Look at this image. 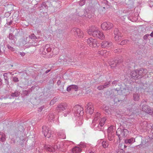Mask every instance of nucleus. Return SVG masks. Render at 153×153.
Returning <instances> with one entry per match:
<instances>
[{"label": "nucleus", "instance_id": "1", "mask_svg": "<svg viewBox=\"0 0 153 153\" xmlns=\"http://www.w3.org/2000/svg\"><path fill=\"white\" fill-rule=\"evenodd\" d=\"M118 86L119 87L112 89L111 91L115 94L121 93L126 96L127 94H129V91H131L132 89L131 88L128 87L125 85L124 83L120 85H118Z\"/></svg>", "mask_w": 153, "mask_h": 153}, {"label": "nucleus", "instance_id": "2", "mask_svg": "<svg viewBox=\"0 0 153 153\" xmlns=\"http://www.w3.org/2000/svg\"><path fill=\"white\" fill-rule=\"evenodd\" d=\"M87 32L90 35L94 37L103 39L105 38V36L102 32H101L98 28L95 26H92L87 30Z\"/></svg>", "mask_w": 153, "mask_h": 153}, {"label": "nucleus", "instance_id": "3", "mask_svg": "<svg viewBox=\"0 0 153 153\" xmlns=\"http://www.w3.org/2000/svg\"><path fill=\"white\" fill-rule=\"evenodd\" d=\"M106 120V119L105 117H103L100 120L95 122L94 125L92 123L91 127L95 130L102 131L104 129L103 126Z\"/></svg>", "mask_w": 153, "mask_h": 153}, {"label": "nucleus", "instance_id": "4", "mask_svg": "<svg viewBox=\"0 0 153 153\" xmlns=\"http://www.w3.org/2000/svg\"><path fill=\"white\" fill-rule=\"evenodd\" d=\"M73 111L74 115L77 117L82 116L84 113L83 107L78 105H76L74 107Z\"/></svg>", "mask_w": 153, "mask_h": 153}, {"label": "nucleus", "instance_id": "5", "mask_svg": "<svg viewBox=\"0 0 153 153\" xmlns=\"http://www.w3.org/2000/svg\"><path fill=\"white\" fill-rule=\"evenodd\" d=\"M128 133V131L127 129H122L121 128H119L117 130L116 134L118 136L120 140L122 139L123 137H126Z\"/></svg>", "mask_w": 153, "mask_h": 153}, {"label": "nucleus", "instance_id": "6", "mask_svg": "<svg viewBox=\"0 0 153 153\" xmlns=\"http://www.w3.org/2000/svg\"><path fill=\"white\" fill-rule=\"evenodd\" d=\"M39 148L40 150H39V152L40 153H42V151L43 149H45L46 150L49 152H53L55 149V147H53L49 145H41L39 147Z\"/></svg>", "mask_w": 153, "mask_h": 153}, {"label": "nucleus", "instance_id": "7", "mask_svg": "<svg viewBox=\"0 0 153 153\" xmlns=\"http://www.w3.org/2000/svg\"><path fill=\"white\" fill-rule=\"evenodd\" d=\"M71 31L75 36L79 38H82L84 36L83 33L79 28H74L72 29Z\"/></svg>", "mask_w": 153, "mask_h": 153}, {"label": "nucleus", "instance_id": "8", "mask_svg": "<svg viewBox=\"0 0 153 153\" xmlns=\"http://www.w3.org/2000/svg\"><path fill=\"white\" fill-rule=\"evenodd\" d=\"M61 2L57 0H48L47 1V4L49 6H53L55 8L60 7Z\"/></svg>", "mask_w": 153, "mask_h": 153}, {"label": "nucleus", "instance_id": "9", "mask_svg": "<svg viewBox=\"0 0 153 153\" xmlns=\"http://www.w3.org/2000/svg\"><path fill=\"white\" fill-rule=\"evenodd\" d=\"M87 43L92 47H96L99 46V44L97 43V40L90 38L87 40Z\"/></svg>", "mask_w": 153, "mask_h": 153}, {"label": "nucleus", "instance_id": "10", "mask_svg": "<svg viewBox=\"0 0 153 153\" xmlns=\"http://www.w3.org/2000/svg\"><path fill=\"white\" fill-rule=\"evenodd\" d=\"M42 128V132L45 136L48 138L50 137L52 134L49 128L46 126H43Z\"/></svg>", "mask_w": 153, "mask_h": 153}, {"label": "nucleus", "instance_id": "11", "mask_svg": "<svg viewBox=\"0 0 153 153\" xmlns=\"http://www.w3.org/2000/svg\"><path fill=\"white\" fill-rule=\"evenodd\" d=\"M53 48H51V45L49 44H47L45 46H43L40 49L41 53L43 54H46L47 51V52L52 51Z\"/></svg>", "mask_w": 153, "mask_h": 153}, {"label": "nucleus", "instance_id": "12", "mask_svg": "<svg viewBox=\"0 0 153 153\" xmlns=\"http://www.w3.org/2000/svg\"><path fill=\"white\" fill-rule=\"evenodd\" d=\"M102 29L104 30H108L113 27V24L109 22H104L101 25Z\"/></svg>", "mask_w": 153, "mask_h": 153}, {"label": "nucleus", "instance_id": "13", "mask_svg": "<svg viewBox=\"0 0 153 153\" xmlns=\"http://www.w3.org/2000/svg\"><path fill=\"white\" fill-rule=\"evenodd\" d=\"M142 109L143 111L151 115L153 114V109L151 108L147 105H143L142 106Z\"/></svg>", "mask_w": 153, "mask_h": 153}, {"label": "nucleus", "instance_id": "14", "mask_svg": "<svg viewBox=\"0 0 153 153\" xmlns=\"http://www.w3.org/2000/svg\"><path fill=\"white\" fill-rule=\"evenodd\" d=\"M67 108L66 104H62L59 105L56 108V110L59 112H61L65 110Z\"/></svg>", "mask_w": 153, "mask_h": 153}, {"label": "nucleus", "instance_id": "15", "mask_svg": "<svg viewBox=\"0 0 153 153\" xmlns=\"http://www.w3.org/2000/svg\"><path fill=\"white\" fill-rule=\"evenodd\" d=\"M112 45V43L111 42L104 41L101 43V46L102 48H107L111 47Z\"/></svg>", "mask_w": 153, "mask_h": 153}, {"label": "nucleus", "instance_id": "16", "mask_svg": "<svg viewBox=\"0 0 153 153\" xmlns=\"http://www.w3.org/2000/svg\"><path fill=\"white\" fill-rule=\"evenodd\" d=\"M121 62V59L116 60L115 61L114 60L111 59L109 62V64L111 67L112 68L117 66L118 64Z\"/></svg>", "mask_w": 153, "mask_h": 153}, {"label": "nucleus", "instance_id": "17", "mask_svg": "<svg viewBox=\"0 0 153 153\" xmlns=\"http://www.w3.org/2000/svg\"><path fill=\"white\" fill-rule=\"evenodd\" d=\"M110 92L111 93L110 94V96L111 98L114 99V104L115 103H117V102H121L119 99L117 95L116 96L115 94H114L113 92L111 91V90L110 91Z\"/></svg>", "mask_w": 153, "mask_h": 153}, {"label": "nucleus", "instance_id": "18", "mask_svg": "<svg viewBox=\"0 0 153 153\" xmlns=\"http://www.w3.org/2000/svg\"><path fill=\"white\" fill-rule=\"evenodd\" d=\"M114 33L115 36L114 39L116 41L120 39L121 36V33L119 32L117 28H115Z\"/></svg>", "mask_w": 153, "mask_h": 153}, {"label": "nucleus", "instance_id": "19", "mask_svg": "<svg viewBox=\"0 0 153 153\" xmlns=\"http://www.w3.org/2000/svg\"><path fill=\"white\" fill-rule=\"evenodd\" d=\"M94 118L92 121V124L93 125L95 124V122L98 121V120H100V114L98 112H95L94 114Z\"/></svg>", "mask_w": 153, "mask_h": 153}, {"label": "nucleus", "instance_id": "20", "mask_svg": "<svg viewBox=\"0 0 153 153\" xmlns=\"http://www.w3.org/2000/svg\"><path fill=\"white\" fill-rule=\"evenodd\" d=\"M130 76L131 78L134 79L140 78L139 76L137 75L136 70L132 71L130 73Z\"/></svg>", "mask_w": 153, "mask_h": 153}, {"label": "nucleus", "instance_id": "21", "mask_svg": "<svg viewBox=\"0 0 153 153\" xmlns=\"http://www.w3.org/2000/svg\"><path fill=\"white\" fill-rule=\"evenodd\" d=\"M92 106L90 105V103H88L86 106L87 107V112L88 113L90 114H92L93 112L94 109L92 107Z\"/></svg>", "mask_w": 153, "mask_h": 153}, {"label": "nucleus", "instance_id": "22", "mask_svg": "<svg viewBox=\"0 0 153 153\" xmlns=\"http://www.w3.org/2000/svg\"><path fill=\"white\" fill-rule=\"evenodd\" d=\"M81 149L79 147L76 146L72 149L73 153H79L81 151Z\"/></svg>", "mask_w": 153, "mask_h": 153}, {"label": "nucleus", "instance_id": "23", "mask_svg": "<svg viewBox=\"0 0 153 153\" xmlns=\"http://www.w3.org/2000/svg\"><path fill=\"white\" fill-rule=\"evenodd\" d=\"M6 136L2 132H0V141L2 142H4L6 140Z\"/></svg>", "mask_w": 153, "mask_h": 153}, {"label": "nucleus", "instance_id": "24", "mask_svg": "<svg viewBox=\"0 0 153 153\" xmlns=\"http://www.w3.org/2000/svg\"><path fill=\"white\" fill-rule=\"evenodd\" d=\"M125 142L126 143L131 144L135 142V140L134 138H132L125 140Z\"/></svg>", "mask_w": 153, "mask_h": 153}, {"label": "nucleus", "instance_id": "25", "mask_svg": "<svg viewBox=\"0 0 153 153\" xmlns=\"http://www.w3.org/2000/svg\"><path fill=\"white\" fill-rule=\"evenodd\" d=\"M54 118V114L52 113H50L48 116V120L50 121L53 120Z\"/></svg>", "mask_w": 153, "mask_h": 153}, {"label": "nucleus", "instance_id": "26", "mask_svg": "<svg viewBox=\"0 0 153 153\" xmlns=\"http://www.w3.org/2000/svg\"><path fill=\"white\" fill-rule=\"evenodd\" d=\"M59 51V48L57 47L53 48L52 51L53 55H57Z\"/></svg>", "mask_w": 153, "mask_h": 153}, {"label": "nucleus", "instance_id": "27", "mask_svg": "<svg viewBox=\"0 0 153 153\" xmlns=\"http://www.w3.org/2000/svg\"><path fill=\"white\" fill-rule=\"evenodd\" d=\"M118 94L117 95V96L120 99L119 100H120L121 102L123 101L125 99V98L126 97V96H125L124 95L122 94L121 93Z\"/></svg>", "mask_w": 153, "mask_h": 153}, {"label": "nucleus", "instance_id": "28", "mask_svg": "<svg viewBox=\"0 0 153 153\" xmlns=\"http://www.w3.org/2000/svg\"><path fill=\"white\" fill-rule=\"evenodd\" d=\"M114 126H111L109 127L108 129L107 132L108 134L111 133V134H114L113 130H114Z\"/></svg>", "mask_w": 153, "mask_h": 153}, {"label": "nucleus", "instance_id": "29", "mask_svg": "<svg viewBox=\"0 0 153 153\" xmlns=\"http://www.w3.org/2000/svg\"><path fill=\"white\" fill-rule=\"evenodd\" d=\"M39 38V37H37L34 33H33L29 35V38L33 40H35L36 39H38Z\"/></svg>", "mask_w": 153, "mask_h": 153}, {"label": "nucleus", "instance_id": "30", "mask_svg": "<svg viewBox=\"0 0 153 153\" xmlns=\"http://www.w3.org/2000/svg\"><path fill=\"white\" fill-rule=\"evenodd\" d=\"M134 100L135 101H138L140 99L139 95L137 93H135L134 94L133 96Z\"/></svg>", "mask_w": 153, "mask_h": 153}, {"label": "nucleus", "instance_id": "31", "mask_svg": "<svg viewBox=\"0 0 153 153\" xmlns=\"http://www.w3.org/2000/svg\"><path fill=\"white\" fill-rule=\"evenodd\" d=\"M20 94V93L18 91H16L14 93H12L10 95L12 97H17Z\"/></svg>", "mask_w": 153, "mask_h": 153}, {"label": "nucleus", "instance_id": "32", "mask_svg": "<svg viewBox=\"0 0 153 153\" xmlns=\"http://www.w3.org/2000/svg\"><path fill=\"white\" fill-rule=\"evenodd\" d=\"M137 72V75L139 76L140 78L142 77L143 74V72L142 69H140V70H136Z\"/></svg>", "mask_w": 153, "mask_h": 153}, {"label": "nucleus", "instance_id": "33", "mask_svg": "<svg viewBox=\"0 0 153 153\" xmlns=\"http://www.w3.org/2000/svg\"><path fill=\"white\" fill-rule=\"evenodd\" d=\"M58 100V99L57 98L54 97L52 99L50 103L51 105H52L54 104L56 101Z\"/></svg>", "mask_w": 153, "mask_h": 153}, {"label": "nucleus", "instance_id": "34", "mask_svg": "<svg viewBox=\"0 0 153 153\" xmlns=\"http://www.w3.org/2000/svg\"><path fill=\"white\" fill-rule=\"evenodd\" d=\"M108 138L109 140H112L114 138V134L109 133L108 134Z\"/></svg>", "mask_w": 153, "mask_h": 153}, {"label": "nucleus", "instance_id": "35", "mask_svg": "<svg viewBox=\"0 0 153 153\" xmlns=\"http://www.w3.org/2000/svg\"><path fill=\"white\" fill-rule=\"evenodd\" d=\"M7 73H5L4 74V79L5 81V83L6 84L8 85L9 81H8V77L7 76Z\"/></svg>", "mask_w": 153, "mask_h": 153}, {"label": "nucleus", "instance_id": "36", "mask_svg": "<svg viewBox=\"0 0 153 153\" xmlns=\"http://www.w3.org/2000/svg\"><path fill=\"white\" fill-rule=\"evenodd\" d=\"M102 144L104 148H107L108 146V142L107 141H103L102 142Z\"/></svg>", "mask_w": 153, "mask_h": 153}, {"label": "nucleus", "instance_id": "37", "mask_svg": "<svg viewBox=\"0 0 153 153\" xmlns=\"http://www.w3.org/2000/svg\"><path fill=\"white\" fill-rule=\"evenodd\" d=\"M58 137L59 138L64 139L65 138V135L63 133H59L58 134Z\"/></svg>", "mask_w": 153, "mask_h": 153}, {"label": "nucleus", "instance_id": "38", "mask_svg": "<svg viewBox=\"0 0 153 153\" xmlns=\"http://www.w3.org/2000/svg\"><path fill=\"white\" fill-rule=\"evenodd\" d=\"M71 87L72 90H74L75 91H78V88L77 85H72Z\"/></svg>", "mask_w": 153, "mask_h": 153}, {"label": "nucleus", "instance_id": "39", "mask_svg": "<svg viewBox=\"0 0 153 153\" xmlns=\"http://www.w3.org/2000/svg\"><path fill=\"white\" fill-rule=\"evenodd\" d=\"M48 5L47 4V2L46 3L44 2L42 3V4L41 5V6L43 8H45L46 9L48 8Z\"/></svg>", "mask_w": 153, "mask_h": 153}, {"label": "nucleus", "instance_id": "40", "mask_svg": "<svg viewBox=\"0 0 153 153\" xmlns=\"http://www.w3.org/2000/svg\"><path fill=\"white\" fill-rule=\"evenodd\" d=\"M129 42V41L128 40H127L126 39H125L123 40L121 43H120V45H124L126 44L127 43H128V42Z\"/></svg>", "mask_w": 153, "mask_h": 153}, {"label": "nucleus", "instance_id": "41", "mask_svg": "<svg viewBox=\"0 0 153 153\" xmlns=\"http://www.w3.org/2000/svg\"><path fill=\"white\" fill-rule=\"evenodd\" d=\"M85 146V144L83 142H81L79 145V147L81 149L82 148H84Z\"/></svg>", "mask_w": 153, "mask_h": 153}, {"label": "nucleus", "instance_id": "42", "mask_svg": "<svg viewBox=\"0 0 153 153\" xmlns=\"http://www.w3.org/2000/svg\"><path fill=\"white\" fill-rule=\"evenodd\" d=\"M118 83H119V82H118V81L114 80L112 82V85H113L114 86L115 85L116 86L117 85H120V84H119Z\"/></svg>", "mask_w": 153, "mask_h": 153}, {"label": "nucleus", "instance_id": "43", "mask_svg": "<svg viewBox=\"0 0 153 153\" xmlns=\"http://www.w3.org/2000/svg\"><path fill=\"white\" fill-rule=\"evenodd\" d=\"M85 0H80L79 2V5L80 6H82L83 5L85 4Z\"/></svg>", "mask_w": 153, "mask_h": 153}, {"label": "nucleus", "instance_id": "44", "mask_svg": "<svg viewBox=\"0 0 153 153\" xmlns=\"http://www.w3.org/2000/svg\"><path fill=\"white\" fill-rule=\"evenodd\" d=\"M110 82H106L104 83V85H103L104 88H105L106 87H108L109 85Z\"/></svg>", "mask_w": 153, "mask_h": 153}, {"label": "nucleus", "instance_id": "45", "mask_svg": "<svg viewBox=\"0 0 153 153\" xmlns=\"http://www.w3.org/2000/svg\"><path fill=\"white\" fill-rule=\"evenodd\" d=\"M7 47L10 50L13 51L14 50V49L12 47H11L9 45H7Z\"/></svg>", "mask_w": 153, "mask_h": 153}, {"label": "nucleus", "instance_id": "46", "mask_svg": "<svg viewBox=\"0 0 153 153\" xmlns=\"http://www.w3.org/2000/svg\"><path fill=\"white\" fill-rule=\"evenodd\" d=\"M13 80L14 82H19V80L18 78L16 77H13Z\"/></svg>", "mask_w": 153, "mask_h": 153}, {"label": "nucleus", "instance_id": "47", "mask_svg": "<svg viewBox=\"0 0 153 153\" xmlns=\"http://www.w3.org/2000/svg\"><path fill=\"white\" fill-rule=\"evenodd\" d=\"M106 51H99L98 52V53L101 55H103V53H106Z\"/></svg>", "mask_w": 153, "mask_h": 153}, {"label": "nucleus", "instance_id": "48", "mask_svg": "<svg viewBox=\"0 0 153 153\" xmlns=\"http://www.w3.org/2000/svg\"><path fill=\"white\" fill-rule=\"evenodd\" d=\"M67 91H68V92L72 90V87H71V85H70V86H69L67 88Z\"/></svg>", "mask_w": 153, "mask_h": 153}, {"label": "nucleus", "instance_id": "49", "mask_svg": "<svg viewBox=\"0 0 153 153\" xmlns=\"http://www.w3.org/2000/svg\"><path fill=\"white\" fill-rule=\"evenodd\" d=\"M117 153H125V151L122 149H119Z\"/></svg>", "mask_w": 153, "mask_h": 153}, {"label": "nucleus", "instance_id": "50", "mask_svg": "<svg viewBox=\"0 0 153 153\" xmlns=\"http://www.w3.org/2000/svg\"><path fill=\"white\" fill-rule=\"evenodd\" d=\"M142 71L143 72V74H146L148 73V71L146 69H143L142 68Z\"/></svg>", "mask_w": 153, "mask_h": 153}, {"label": "nucleus", "instance_id": "51", "mask_svg": "<svg viewBox=\"0 0 153 153\" xmlns=\"http://www.w3.org/2000/svg\"><path fill=\"white\" fill-rule=\"evenodd\" d=\"M14 38L13 35L12 33H10L9 35V38L10 39H13Z\"/></svg>", "mask_w": 153, "mask_h": 153}, {"label": "nucleus", "instance_id": "52", "mask_svg": "<svg viewBox=\"0 0 153 153\" xmlns=\"http://www.w3.org/2000/svg\"><path fill=\"white\" fill-rule=\"evenodd\" d=\"M44 108V106H42L38 108V111L39 112H41L42 109Z\"/></svg>", "mask_w": 153, "mask_h": 153}, {"label": "nucleus", "instance_id": "53", "mask_svg": "<svg viewBox=\"0 0 153 153\" xmlns=\"http://www.w3.org/2000/svg\"><path fill=\"white\" fill-rule=\"evenodd\" d=\"M104 88L103 85L97 87V89L100 90L103 89Z\"/></svg>", "mask_w": 153, "mask_h": 153}, {"label": "nucleus", "instance_id": "54", "mask_svg": "<svg viewBox=\"0 0 153 153\" xmlns=\"http://www.w3.org/2000/svg\"><path fill=\"white\" fill-rule=\"evenodd\" d=\"M7 20V24L8 25H10L12 24V21L10 20V22H8V19Z\"/></svg>", "mask_w": 153, "mask_h": 153}, {"label": "nucleus", "instance_id": "55", "mask_svg": "<svg viewBox=\"0 0 153 153\" xmlns=\"http://www.w3.org/2000/svg\"><path fill=\"white\" fill-rule=\"evenodd\" d=\"M121 51L120 49H115L114 50V52L115 53L120 52Z\"/></svg>", "mask_w": 153, "mask_h": 153}, {"label": "nucleus", "instance_id": "56", "mask_svg": "<svg viewBox=\"0 0 153 153\" xmlns=\"http://www.w3.org/2000/svg\"><path fill=\"white\" fill-rule=\"evenodd\" d=\"M149 36V34H146L143 36V39H147L148 37Z\"/></svg>", "mask_w": 153, "mask_h": 153}, {"label": "nucleus", "instance_id": "57", "mask_svg": "<svg viewBox=\"0 0 153 153\" xmlns=\"http://www.w3.org/2000/svg\"><path fill=\"white\" fill-rule=\"evenodd\" d=\"M51 71V70L50 69H49V70H47L45 72H44V73H43V75H45V74H47L49 72Z\"/></svg>", "mask_w": 153, "mask_h": 153}, {"label": "nucleus", "instance_id": "58", "mask_svg": "<svg viewBox=\"0 0 153 153\" xmlns=\"http://www.w3.org/2000/svg\"><path fill=\"white\" fill-rule=\"evenodd\" d=\"M84 11V14H83V15H82L81 16H85L86 17H88L89 18H90L88 16L87 14H86L85 13V11Z\"/></svg>", "mask_w": 153, "mask_h": 153}, {"label": "nucleus", "instance_id": "59", "mask_svg": "<svg viewBox=\"0 0 153 153\" xmlns=\"http://www.w3.org/2000/svg\"><path fill=\"white\" fill-rule=\"evenodd\" d=\"M36 32L38 34H39L41 33V31L39 30H36Z\"/></svg>", "mask_w": 153, "mask_h": 153}, {"label": "nucleus", "instance_id": "60", "mask_svg": "<svg viewBox=\"0 0 153 153\" xmlns=\"http://www.w3.org/2000/svg\"><path fill=\"white\" fill-rule=\"evenodd\" d=\"M77 124L79 125H81L82 124V122L81 121H79V122H77Z\"/></svg>", "mask_w": 153, "mask_h": 153}, {"label": "nucleus", "instance_id": "61", "mask_svg": "<svg viewBox=\"0 0 153 153\" xmlns=\"http://www.w3.org/2000/svg\"><path fill=\"white\" fill-rule=\"evenodd\" d=\"M61 83V81L59 80H58L57 82V84L58 85H59Z\"/></svg>", "mask_w": 153, "mask_h": 153}, {"label": "nucleus", "instance_id": "62", "mask_svg": "<svg viewBox=\"0 0 153 153\" xmlns=\"http://www.w3.org/2000/svg\"><path fill=\"white\" fill-rule=\"evenodd\" d=\"M20 54L22 56H23L25 55V53L23 52H20Z\"/></svg>", "mask_w": 153, "mask_h": 153}, {"label": "nucleus", "instance_id": "63", "mask_svg": "<svg viewBox=\"0 0 153 153\" xmlns=\"http://www.w3.org/2000/svg\"><path fill=\"white\" fill-rule=\"evenodd\" d=\"M146 101L144 100H143L142 101V103L144 104L146 103Z\"/></svg>", "mask_w": 153, "mask_h": 153}, {"label": "nucleus", "instance_id": "64", "mask_svg": "<svg viewBox=\"0 0 153 153\" xmlns=\"http://www.w3.org/2000/svg\"><path fill=\"white\" fill-rule=\"evenodd\" d=\"M103 3H105V4H107V1L105 0H104L103 1Z\"/></svg>", "mask_w": 153, "mask_h": 153}]
</instances>
